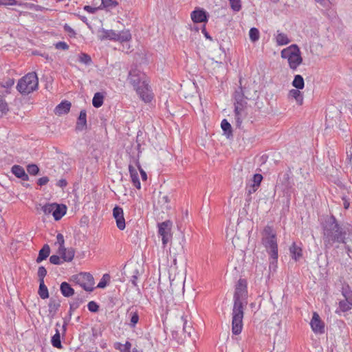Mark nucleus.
<instances>
[{"label": "nucleus", "instance_id": "1", "mask_svg": "<svg viewBox=\"0 0 352 352\" xmlns=\"http://www.w3.org/2000/svg\"><path fill=\"white\" fill-rule=\"evenodd\" d=\"M324 248L330 250L335 243L346 244L352 227L340 223L333 215L327 216L321 223Z\"/></svg>", "mask_w": 352, "mask_h": 352}, {"label": "nucleus", "instance_id": "2", "mask_svg": "<svg viewBox=\"0 0 352 352\" xmlns=\"http://www.w3.org/2000/svg\"><path fill=\"white\" fill-rule=\"evenodd\" d=\"M128 80L144 102H150L153 98V93L146 81V75L137 69H131Z\"/></svg>", "mask_w": 352, "mask_h": 352}, {"label": "nucleus", "instance_id": "3", "mask_svg": "<svg viewBox=\"0 0 352 352\" xmlns=\"http://www.w3.org/2000/svg\"><path fill=\"white\" fill-rule=\"evenodd\" d=\"M240 86L235 90L234 94V118L236 121V126L241 127L243 119L245 118L246 113L245 111L247 107L246 100L250 99L248 93L245 86H242V80H239Z\"/></svg>", "mask_w": 352, "mask_h": 352}, {"label": "nucleus", "instance_id": "4", "mask_svg": "<svg viewBox=\"0 0 352 352\" xmlns=\"http://www.w3.org/2000/svg\"><path fill=\"white\" fill-rule=\"evenodd\" d=\"M38 80L35 72L28 73L21 78L16 85V89L21 94H29L38 88Z\"/></svg>", "mask_w": 352, "mask_h": 352}, {"label": "nucleus", "instance_id": "5", "mask_svg": "<svg viewBox=\"0 0 352 352\" xmlns=\"http://www.w3.org/2000/svg\"><path fill=\"white\" fill-rule=\"evenodd\" d=\"M72 280L82 287L85 291L91 292L94 290V279L88 272H80L72 276Z\"/></svg>", "mask_w": 352, "mask_h": 352}, {"label": "nucleus", "instance_id": "6", "mask_svg": "<svg viewBox=\"0 0 352 352\" xmlns=\"http://www.w3.org/2000/svg\"><path fill=\"white\" fill-rule=\"evenodd\" d=\"M243 306H233L232 331L234 335L241 333L243 328Z\"/></svg>", "mask_w": 352, "mask_h": 352}, {"label": "nucleus", "instance_id": "7", "mask_svg": "<svg viewBox=\"0 0 352 352\" xmlns=\"http://www.w3.org/2000/svg\"><path fill=\"white\" fill-rule=\"evenodd\" d=\"M292 170L288 168L287 172L279 175V181L283 186V191L288 200L291 199L292 194L294 191V182L291 179Z\"/></svg>", "mask_w": 352, "mask_h": 352}, {"label": "nucleus", "instance_id": "8", "mask_svg": "<svg viewBox=\"0 0 352 352\" xmlns=\"http://www.w3.org/2000/svg\"><path fill=\"white\" fill-rule=\"evenodd\" d=\"M262 243L266 248L272 261L270 265H274L277 263L278 259V244L276 236H270V238H262Z\"/></svg>", "mask_w": 352, "mask_h": 352}, {"label": "nucleus", "instance_id": "9", "mask_svg": "<svg viewBox=\"0 0 352 352\" xmlns=\"http://www.w3.org/2000/svg\"><path fill=\"white\" fill-rule=\"evenodd\" d=\"M247 296V283L245 279H239L234 294V305L243 306V300Z\"/></svg>", "mask_w": 352, "mask_h": 352}, {"label": "nucleus", "instance_id": "10", "mask_svg": "<svg viewBox=\"0 0 352 352\" xmlns=\"http://www.w3.org/2000/svg\"><path fill=\"white\" fill-rule=\"evenodd\" d=\"M172 222L169 220L158 223V234L162 236V243L165 246L171 236Z\"/></svg>", "mask_w": 352, "mask_h": 352}, {"label": "nucleus", "instance_id": "11", "mask_svg": "<svg viewBox=\"0 0 352 352\" xmlns=\"http://www.w3.org/2000/svg\"><path fill=\"white\" fill-rule=\"evenodd\" d=\"M184 241V238L182 236L181 239L177 240H175L171 242L170 248V256L173 255V263L176 265L177 261V256H182L184 253V245L182 244V241Z\"/></svg>", "mask_w": 352, "mask_h": 352}, {"label": "nucleus", "instance_id": "12", "mask_svg": "<svg viewBox=\"0 0 352 352\" xmlns=\"http://www.w3.org/2000/svg\"><path fill=\"white\" fill-rule=\"evenodd\" d=\"M312 331L315 333L322 334L324 333V324L321 320L320 316L317 312L313 313V316L310 322Z\"/></svg>", "mask_w": 352, "mask_h": 352}, {"label": "nucleus", "instance_id": "13", "mask_svg": "<svg viewBox=\"0 0 352 352\" xmlns=\"http://www.w3.org/2000/svg\"><path fill=\"white\" fill-rule=\"evenodd\" d=\"M113 216L116 219L118 228L123 230L126 227L123 209L120 206H116L113 209Z\"/></svg>", "mask_w": 352, "mask_h": 352}, {"label": "nucleus", "instance_id": "14", "mask_svg": "<svg viewBox=\"0 0 352 352\" xmlns=\"http://www.w3.org/2000/svg\"><path fill=\"white\" fill-rule=\"evenodd\" d=\"M192 21L195 23L207 22L208 21L209 14L203 8H196L190 14Z\"/></svg>", "mask_w": 352, "mask_h": 352}, {"label": "nucleus", "instance_id": "15", "mask_svg": "<svg viewBox=\"0 0 352 352\" xmlns=\"http://www.w3.org/2000/svg\"><path fill=\"white\" fill-rule=\"evenodd\" d=\"M117 32L113 30H105L104 28H101L98 32V38L102 41L105 40H111L113 41H117Z\"/></svg>", "mask_w": 352, "mask_h": 352}, {"label": "nucleus", "instance_id": "16", "mask_svg": "<svg viewBox=\"0 0 352 352\" xmlns=\"http://www.w3.org/2000/svg\"><path fill=\"white\" fill-rule=\"evenodd\" d=\"M87 112L85 109L80 111L76 124V131H82L87 129Z\"/></svg>", "mask_w": 352, "mask_h": 352}, {"label": "nucleus", "instance_id": "17", "mask_svg": "<svg viewBox=\"0 0 352 352\" xmlns=\"http://www.w3.org/2000/svg\"><path fill=\"white\" fill-rule=\"evenodd\" d=\"M11 172L17 178L21 179L23 181H28L29 176L25 173V169L20 165H14L11 168Z\"/></svg>", "mask_w": 352, "mask_h": 352}, {"label": "nucleus", "instance_id": "18", "mask_svg": "<svg viewBox=\"0 0 352 352\" xmlns=\"http://www.w3.org/2000/svg\"><path fill=\"white\" fill-rule=\"evenodd\" d=\"M71 108V102L67 100L62 101L60 104H58L55 109L54 113L56 115H63L67 113Z\"/></svg>", "mask_w": 352, "mask_h": 352}, {"label": "nucleus", "instance_id": "19", "mask_svg": "<svg viewBox=\"0 0 352 352\" xmlns=\"http://www.w3.org/2000/svg\"><path fill=\"white\" fill-rule=\"evenodd\" d=\"M299 47L297 45L293 44L281 51V57L289 60L294 54L299 52Z\"/></svg>", "mask_w": 352, "mask_h": 352}, {"label": "nucleus", "instance_id": "20", "mask_svg": "<svg viewBox=\"0 0 352 352\" xmlns=\"http://www.w3.org/2000/svg\"><path fill=\"white\" fill-rule=\"evenodd\" d=\"M289 252L292 258L296 261H299L302 257V250L296 243H293L289 248Z\"/></svg>", "mask_w": 352, "mask_h": 352}, {"label": "nucleus", "instance_id": "21", "mask_svg": "<svg viewBox=\"0 0 352 352\" xmlns=\"http://www.w3.org/2000/svg\"><path fill=\"white\" fill-rule=\"evenodd\" d=\"M66 212L67 207L65 205L56 203L52 216L56 221H58L66 214Z\"/></svg>", "mask_w": 352, "mask_h": 352}, {"label": "nucleus", "instance_id": "22", "mask_svg": "<svg viewBox=\"0 0 352 352\" xmlns=\"http://www.w3.org/2000/svg\"><path fill=\"white\" fill-rule=\"evenodd\" d=\"M302 58L300 54V51L299 52H296L293 55V56L288 60L289 67L292 70H296L297 67L302 63Z\"/></svg>", "mask_w": 352, "mask_h": 352}, {"label": "nucleus", "instance_id": "23", "mask_svg": "<svg viewBox=\"0 0 352 352\" xmlns=\"http://www.w3.org/2000/svg\"><path fill=\"white\" fill-rule=\"evenodd\" d=\"M63 251L58 250V254L61 256V258L64 261L70 262L73 260L75 255V250L74 248H63Z\"/></svg>", "mask_w": 352, "mask_h": 352}, {"label": "nucleus", "instance_id": "24", "mask_svg": "<svg viewBox=\"0 0 352 352\" xmlns=\"http://www.w3.org/2000/svg\"><path fill=\"white\" fill-rule=\"evenodd\" d=\"M129 170L131 182H132L133 186L136 188L140 189L141 188V184H140V179H139V175H138V173L137 172V170L132 165L130 164L129 166Z\"/></svg>", "mask_w": 352, "mask_h": 352}, {"label": "nucleus", "instance_id": "25", "mask_svg": "<svg viewBox=\"0 0 352 352\" xmlns=\"http://www.w3.org/2000/svg\"><path fill=\"white\" fill-rule=\"evenodd\" d=\"M60 291L62 295L67 298L72 296L75 294L74 289L67 282H63L60 284Z\"/></svg>", "mask_w": 352, "mask_h": 352}, {"label": "nucleus", "instance_id": "26", "mask_svg": "<svg viewBox=\"0 0 352 352\" xmlns=\"http://www.w3.org/2000/svg\"><path fill=\"white\" fill-rule=\"evenodd\" d=\"M50 254V248L49 245L45 244L43 248L39 250L38 257L36 258V262L40 263L43 260H45Z\"/></svg>", "mask_w": 352, "mask_h": 352}, {"label": "nucleus", "instance_id": "27", "mask_svg": "<svg viewBox=\"0 0 352 352\" xmlns=\"http://www.w3.org/2000/svg\"><path fill=\"white\" fill-rule=\"evenodd\" d=\"M221 127L227 138H230L233 136L232 126L226 119H223L221 121Z\"/></svg>", "mask_w": 352, "mask_h": 352}, {"label": "nucleus", "instance_id": "28", "mask_svg": "<svg viewBox=\"0 0 352 352\" xmlns=\"http://www.w3.org/2000/svg\"><path fill=\"white\" fill-rule=\"evenodd\" d=\"M49 314L52 317H54L57 311L58 310L59 307H60V303L59 301L51 298L49 302Z\"/></svg>", "mask_w": 352, "mask_h": 352}, {"label": "nucleus", "instance_id": "29", "mask_svg": "<svg viewBox=\"0 0 352 352\" xmlns=\"http://www.w3.org/2000/svg\"><path fill=\"white\" fill-rule=\"evenodd\" d=\"M289 96L294 98L298 104H302L303 102L302 94L300 91V89H291L289 92Z\"/></svg>", "mask_w": 352, "mask_h": 352}, {"label": "nucleus", "instance_id": "30", "mask_svg": "<svg viewBox=\"0 0 352 352\" xmlns=\"http://www.w3.org/2000/svg\"><path fill=\"white\" fill-rule=\"evenodd\" d=\"M341 293L344 300H348L349 302H352V290L348 284L342 285Z\"/></svg>", "mask_w": 352, "mask_h": 352}, {"label": "nucleus", "instance_id": "31", "mask_svg": "<svg viewBox=\"0 0 352 352\" xmlns=\"http://www.w3.org/2000/svg\"><path fill=\"white\" fill-rule=\"evenodd\" d=\"M292 86L298 89H302L305 87V82L302 76L300 74L294 76V78L292 81Z\"/></svg>", "mask_w": 352, "mask_h": 352}, {"label": "nucleus", "instance_id": "32", "mask_svg": "<svg viewBox=\"0 0 352 352\" xmlns=\"http://www.w3.org/2000/svg\"><path fill=\"white\" fill-rule=\"evenodd\" d=\"M104 96L100 93L97 92L94 94V98L92 99V104L96 108L100 107L103 104Z\"/></svg>", "mask_w": 352, "mask_h": 352}, {"label": "nucleus", "instance_id": "33", "mask_svg": "<svg viewBox=\"0 0 352 352\" xmlns=\"http://www.w3.org/2000/svg\"><path fill=\"white\" fill-rule=\"evenodd\" d=\"M38 295L42 299H46L49 297V292L44 281H39Z\"/></svg>", "mask_w": 352, "mask_h": 352}, {"label": "nucleus", "instance_id": "34", "mask_svg": "<svg viewBox=\"0 0 352 352\" xmlns=\"http://www.w3.org/2000/svg\"><path fill=\"white\" fill-rule=\"evenodd\" d=\"M276 40L278 45H285L290 42V40L285 34L279 32L278 31L276 36Z\"/></svg>", "mask_w": 352, "mask_h": 352}, {"label": "nucleus", "instance_id": "35", "mask_svg": "<svg viewBox=\"0 0 352 352\" xmlns=\"http://www.w3.org/2000/svg\"><path fill=\"white\" fill-rule=\"evenodd\" d=\"M51 342L54 347L57 349L63 348V345L60 341V335L58 329H56V333L52 336Z\"/></svg>", "mask_w": 352, "mask_h": 352}, {"label": "nucleus", "instance_id": "36", "mask_svg": "<svg viewBox=\"0 0 352 352\" xmlns=\"http://www.w3.org/2000/svg\"><path fill=\"white\" fill-rule=\"evenodd\" d=\"M117 41L126 42L131 39V34L129 30L122 31L117 33Z\"/></svg>", "mask_w": 352, "mask_h": 352}, {"label": "nucleus", "instance_id": "37", "mask_svg": "<svg viewBox=\"0 0 352 352\" xmlns=\"http://www.w3.org/2000/svg\"><path fill=\"white\" fill-rule=\"evenodd\" d=\"M352 302H349L348 300H342L339 302L338 309L340 311L346 312L351 309Z\"/></svg>", "mask_w": 352, "mask_h": 352}, {"label": "nucleus", "instance_id": "38", "mask_svg": "<svg viewBox=\"0 0 352 352\" xmlns=\"http://www.w3.org/2000/svg\"><path fill=\"white\" fill-rule=\"evenodd\" d=\"M270 236H276V234L274 232L273 227L267 225L263 229V238H270Z\"/></svg>", "mask_w": 352, "mask_h": 352}, {"label": "nucleus", "instance_id": "39", "mask_svg": "<svg viewBox=\"0 0 352 352\" xmlns=\"http://www.w3.org/2000/svg\"><path fill=\"white\" fill-rule=\"evenodd\" d=\"M250 38L252 42L257 41L259 39L260 33L257 28H252L249 32Z\"/></svg>", "mask_w": 352, "mask_h": 352}, {"label": "nucleus", "instance_id": "40", "mask_svg": "<svg viewBox=\"0 0 352 352\" xmlns=\"http://www.w3.org/2000/svg\"><path fill=\"white\" fill-rule=\"evenodd\" d=\"M102 5L104 8L110 10L116 8L118 2L116 0H102Z\"/></svg>", "mask_w": 352, "mask_h": 352}, {"label": "nucleus", "instance_id": "41", "mask_svg": "<svg viewBox=\"0 0 352 352\" xmlns=\"http://www.w3.org/2000/svg\"><path fill=\"white\" fill-rule=\"evenodd\" d=\"M111 276L109 274H104L97 285L98 288H104L110 281Z\"/></svg>", "mask_w": 352, "mask_h": 352}, {"label": "nucleus", "instance_id": "42", "mask_svg": "<svg viewBox=\"0 0 352 352\" xmlns=\"http://www.w3.org/2000/svg\"><path fill=\"white\" fill-rule=\"evenodd\" d=\"M78 60L87 65H89L92 63L91 56L85 53H81L80 54Z\"/></svg>", "mask_w": 352, "mask_h": 352}, {"label": "nucleus", "instance_id": "43", "mask_svg": "<svg viewBox=\"0 0 352 352\" xmlns=\"http://www.w3.org/2000/svg\"><path fill=\"white\" fill-rule=\"evenodd\" d=\"M56 203L47 204L42 207V210L45 214L48 215L52 214L53 215V210L55 208Z\"/></svg>", "mask_w": 352, "mask_h": 352}, {"label": "nucleus", "instance_id": "44", "mask_svg": "<svg viewBox=\"0 0 352 352\" xmlns=\"http://www.w3.org/2000/svg\"><path fill=\"white\" fill-rule=\"evenodd\" d=\"M130 316V326L131 327H135L139 321V315L137 311H131Z\"/></svg>", "mask_w": 352, "mask_h": 352}, {"label": "nucleus", "instance_id": "45", "mask_svg": "<svg viewBox=\"0 0 352 352\" xmlns=\"http://www.w3.org/2000/svg\"><path fill=\"white\" fill-rule=\"evenodd\" d=\"M27 171L31 175H36L39 173V168L36 164H29L27 166Z\"/></svg>", "mask_w": 352, "mask_h": 352}, {"label": "nucleus", "instance_id": "46", "mask_svg": "<svg viewBox=\"0 0 352 352\" xmlns=\"http://www.w3.org/2000/svg\"><path fill=\"white\" fill-rule=\"evenodd\" d=\"M263 179V177L262 175L256 173L253 175L252 179L251 180V184H254V186L259 187Z\"/></svg>", "mask_w": 352, "mask_h": 352}, {"label": "nucleus", "instance_id": "47", "mask_svg": "<svg viewBox=\"0 0 352 352\" xmlns=\"http://www.w3.org/2000/svg\"><path fill=\"white\" fill-rule=\"evenodd\" d=\"M231 8L235 11L239 12L241 9V0H229Z\"/></svg>", "mask_w": 352, "mask_h": 352}, {"label": "nucleus", "instance_id": "48", "mask_svg": "<svg viewBox=\"0 0 352 352\" xmlns=\"http://www.w3.org/2000/svg\"><path fill=\"white\" fill-rule=\"evenodd\" d=\"M258 186H254V184H250V186L247 187V192H248V197L246 199V201H250L251 199H252V197H250L251 195L254 192H255L257 189H258Z\"/></svg>", "mask_w": 352, "mask_h": 352}, {"label": "nucleus", "instance_id": "49", "mask_svg": "<svg viewBox=\"0 0 352 352\" xmlns=\"http://www.w3.org/2000/svg\"><path fill=\"white\" fill-rule=\"evenodd\" d=\"M87 298V295L84 293L78 294L74 298V300L73 302L77 303L78 306L79 307L80 304L83 303L86 300Z\"/></svg>", "mask_w": 352, "mask_h": 352}, {"label": "nucleus", "instance_id": "50", "mask_svg": "<svg viewBox=\"0 0 352 352\" xmlns=\"http://www.w3.org/2000/svg\"><path fill=\"white\" fill-rule=\"evenodd\" d=\"M38 277L39 281H44V278L47 274V270L45 267L40 266L38 269Z\"/></svg>", "mask_w": 352, "mask_h": 352}, {"label": "nucleus", "instance_id": "51", "mask_svg": "<svg viewBox=\"0 0 352 352\" xmlns=\"http://www.w3.org/2000/svg\"><path fill=\"white\" fill-rule=\"evenodd\" d=\"M87 308L89 311L96 313L99 311V305L95 301H90L87 304Z\"/></svg>", "mask_w": 352, "mask_h": 352}, {"label": "nucleus", "instance_id": "52", "mask_svg": "<svg viewBox=\"0 0 352 352\" xmlns=\"http://www.w3.org/2000/svg\"><path fill=\"white\" fill-rule=\"evenodd\" d=\"M14 84V80L13 78H8L7 79L3 80V82H1V85L3 87L9 89L12 87Z\"/></svg>", "mask_w": 352, "mask_h": 352}, {"label": "nucleus", "instance_id": "53", "mask_svg": "<svg viewBox=\"0 0 352 352\" xmlns=\"http://www.w3.org/2000/svg\"><path fill=\"white\" fill-rule=\"evenodd\" d=\"M57 243L59 244L58 250L63 251V248H65V240L63 235L60 233H58L56 236Z\"/></svg>", "mask_w": 352, "mask_h": 352}, {"label": "nucleus", "instance_id": "54", "mask_svg": "<svg viewBox=\"0 0 352 352\" xmlns=\"http://www.w3.org/2000/svg\"><path fill=\"white\" fill-rule=\"evenodd\" d=\"M8 111L7 103L1 98H0V114L3 116Z\"/></svg>", "mask_w": 352, "mask_h": 352}, {"label": "nucleus", "instance_id": "55", "mask_svg": "<svg viewBox=\"0 0 352 352\" xmlns=\"http://www.w3.org/2000/svg\"><path fill=\"white\" fill-rule=\"evenodd\" d=\"M50 261L54 265H60L63 263L60 260V257L58 255H52L50 257Z\"/></svg>", "mask_w": 352, "mask_h": 352}, {"label": "nucleus", "instance_id": "56", "mask_svg": "<svg viewBox=\"0 0 352 352\" xmlns=\"http://www.w3.org/2000/svg\"><path fill=\"white\" fill-rule=\"evenodd\" d=\"M55 47L58 50H67L69 49V45L64 41H59L55 44Z\"/></svg>", "mask_w": 352, "mask_h": 352}, {"label": "nucleus", "instance_id": "57", "mask_svg": "<svg viewBox=\"0 0 352 352\" xmlns=\"http://www.w3.org/2000/svg\"><path fill=\"white\" fill-rule=\"evenodd\" d=\"M64 30L69 33L70 37H74L76 35L75 31L67 24H65Z\"/></svg>", "mask_w": 352, "mask_h": 352}, {"label": "nucleus", "instance_id": "58", "mask_svg": "<svg viewBox=\"0 0 352 352\" xmlns=\"http://www.w3.org/2000/svg\"><path fill=\"white\" fill-rule=\"evenodd\" d=\"M138 276H139V272L136 270L135 272H134V274L132 275L131 278V280L130 281L131 282V283L135 286V287H138V284H137V280L138 278Z\"/></svg>", "mask_w": 352, "mask_h": 352}, {"label": "nucleus", "instance_id": "59", "mask_svg": "<svg viewBox=\"0 0 352 352\" xmlns=\"http://www.w3.org/2000/svg\"><path fill=\"white\" fill-rule=\"evenodd\" d=\"M136 165L140 170V175H141V177H142V179L143 181H146L147 179V175L146 173V172L142 168L140 163L138 161H137L136 162Z\"/></svg>", "mask_w": 352, "mask_h": 352}, {"label": "nucleus", "instance_id": "60", "mask_svg": "<svg viewBox=\"0 0 352 352\" xmlns=\"http://www.w3.org/2000/svg\"><path fill=\"white\" fill-rule=\"evenodd\" d=\"M14 6L16 5V0H0V6Z\"/></svg>", "mask_w": 352, "mask_h": 352}, {"label": "nucleus", "instance_id": "61", "mask_svg": "<svg viewBox=\"0 0 352 352\" xmlns=\"http://www.w3.org/2000/svg\"><path fill=\"white\" fill-rule=\"evenodd\" d=\"M131 344L126 341L124 344H122L121 352H131Z\"/></svg>", "mask_w": 352, "mask_h": 352}, {"label": "nucleus", "instance_id": "62", "mask_svg": "<svg viewBox=\"0 0 352 352\" xmlns=\"http://www.w3.org/2000/svg\"><path fill=\"white\" fill-rule=\"evenodd\" d=\"M49 182V178L47 177H42L41 178H39L37 181V184L38 186H44L45 184H47V182Z\"/></svg>", "mask_w": 352, "mask_h": 352}, {"label": "nucleus", "instance_id": "63", "mask_svg": "<svg viewBox=\"0 0 352 352\" xmlns=\"http://www.w3.org/2000/svg\"><path fill=\"white\" fill-rule=\"evenodd\" d=\"M79 307L78 306L77 303L72 302L69 304V318H71L73 311L78 309Z\"/></svg>", "mask_w": 352, "mask_h": 352}, {"label": "nucleus", "instance_id": "64", "mask_svg": "<svg viewBox=\"0 0 352 352\" xmlns=\"http://www.w3.org/2000/svg\"><path fill=\"white\" fill-rule=\"evenodd\" d=\"M98 8H93L90 6H85L84 7L85 10L91 14L95 13L98 10Z\"/></svg>", "mask_w": 352, "mask_h": 352}]
</instances>
